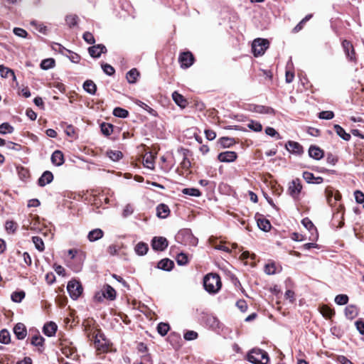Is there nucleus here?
I'll return each instance as SVG.
<instances>
[{"mask_svg": "<svg viewBox=\"0 0 364 364\" xmlns=\"http://www.w3.org/2000/svg\"><path fill=\"white\" fill-rule=\"evenodd\" d=\"M203 286L208 293L215 294L221 288L220 277L217 274H208L203 279Z\"/></svg>", "mask_w": 364, "mask_h": 364, "instance_id": "1", "label": "nucleus"}, {"mask_svg": "<svg viewBox=\"0 0 364 364\" xmlns=\"http://www.w3.org/2000/svg\"><path fill=\"white\" fill-rule=\"evenodd\" d=\"M247 359L253 364H267L269 356L266 351L259 348H253L247 353Z\"/></svg>", "mask_w": 364, "mask_h": 364, "instance_id": "2", "label": "nucleus"}, {"mask_svg": "<svg viewBox=\"0 0 364 364\" xmlns=\"http://www.w3.org/2000/svg\"><path fill=\"white\" fill-rule=\"evenodd\" d=\"M269 42L267 39L257 38L255 39L252 44V50L254 55L258 57L262 55L265 50L268 48Z\"/></svg>", "mask_w": 364, "mask_h": 364, "instance_id": "3", "label": "nucleus"}, {"mask_svg": "<svg viewBox=\"0 0 364 364\" xmlns=\"http://www.w3.org/2000/svg\"><path fill=\"white\" fill-rule=\"evenodd\" d=\"M67 290L70 296L76 300L82 293V287L81 284L77 280H71L68 283Z\"/></svg>", "mask_w": 364, "mask_h": 364, "instance_id": "4", "label": "nucleus"}, {"mask_svg": "<svg viewBox=\"0 0 364 364\" xmlns=\"http://www.w3.org/2000/svg\"><path fill=\"white\" fill-rule=\"evenodd\" d=\"M116 291L113 287L109 284H105L102 287L101 293H97L95 295V298L100 301L102 300V298L113 301L116 299Z\"/></svg>", "mask_w": 364, "mask_h": 364, "instance_id": "5", "label": "nucleus"}, {"mask_svg": "<svg viewBox=\"0 0 364 364\" xmlns=\"http://www.w3.org/2000/svg\"><path fill=\"white\" fill-rule=\"evenodd\" d=\"M301 189L302 186L299 178L294 179L289 183L288 193L294 199L299 198Z\"/></svg>", "mask_w": 364, "mask_h": 364, "instance_id": "6", "label": "nucleus"}, {"mask_svg": "<svg viewBox=\"0 0 364 364\" xmlns=\"http://www.w3.org/2000/svg\"><path fill=\"white\" fill-rule=\"evenodd\" d=\"M178 60L182 68H188L193 65L194 58L191 52L187 51L183 52L180 55Z\"/></svg>", "mask_w": 364, "mask_h": 364, "instance_id": "7", "label": "nucleus"}, {"mask_svg": "<svg viewBox=\"0 0 364 364\" xmlns=\"http://www.w3.org/2000/svg\"><path fill=\"white\" fill-rule=\"evenodd\" d=\"M168 245V242L164 237H154L151 241V247L157 251H164Z\"/></svg>", "mask_w": 364, "mask_h": 364, "instance_id": "8", "label": "nucleus"}, {"mask_svg": "<svg viewBox=\"0 0 364 364\" xmlns=\"http://www.w3.org/2000/svg\"><path fill=\"white\" fill-rule=\"evenodd\" d=\"M342 46L346 53V55L348 58V60L350 61L355 62V53L351 43L347 40H344L342 43Z\"/></svg>", "mask_w": 364, "mask_h": 364, "instance_id": "9", "label": "nucleus"}, {"mask_svg": "<svg viewBox=\"0 0 364 364\" xmlns=\"http://www.w3.org/2000/svg\"><path fill=\"white\" fill-rule=\"evenodd\" d=\"M237 154L235 151H227L221 152L218 155V159L220 162L230 163L233 162L237 159Z\"/></svg>", "mask_w": 364, "mask_h": 364, "instance_id": "10", "label": "nucleus"}, {"mask_svg": "<svg viewBox=\"0 0 364 364\" xmlns=\"http://www.w3.org/2000/svg\"><path fill=\"white\" fill-rule=\"evenodd\" d=\"M285 146L287 151L290 153L297 155H301L304 153V149L302 146L296 141H289L286 144Z\"/></svg>", "mask_w": 364, "mask_h": 364, "instance_id": "11", "label": "nucleus"}, {"mask_svg": "<svg viewBox=\"0 0 364 364\" xmlns=\"http://www.w3.org/2000/svg\"><path fill=\"white\" fill-rule=\"evenodd\" d=\"M89 54L91 57L97 58H100L102 53L107 52V48L103 44H97L91 46L88 48Z\"/></svg>", "mask_w": 364, "mask_h": 364, "instance_id": "12", "label": "nucleus"}, {"mask_svg": "<svg viewBox=\"0 0 364 364\" xmlns=\"http://www.w3.org/2000/svg\"><path fill=\"white\" fill-rule=\"evenodd\" d=\"M14 333L18 340H23L27 335V330L25 325L22 323H16L14 327Z\"/></svg>", "mask_w": 364, "mask_h": 364, "instance_id": "13", "label": "nucleus"}, {"mask_svg": "<svg viewBox=\"0 0 364 364\" xmlns=\"http://www.w3.org/2000/svg\"><path fill=\"white\" fill-rule=\"evenodd\" d=\"M53 180V175L49 171H46L43 173L38 180V185L41 187H44L47 184L50 183Z\"/></svg>", "mask_w": 364, "mask_h": 364, "instance_id": "14", "label": "nucleus"}, {"mask_svg": "<svg viewBox=\"0 0 364 364\" xmlns=\"http://www.w3.org/2000/svg\"><path fill=\"white\" fill-rule=\"evenodd\" d=\"M62 353L67 358L75 360L77 357L76 348L73 346L62 344Z\"/></svg>", "mask_w": 364, "mask_h": 364, "instance_id": "15", "label": "nucleus"}, {"mask_svg": "<svg viewBox=\"0 0 364 364\" xmlns=\"http://www.w3.org/2000/svg\"><path fill=\"white\" fill-rule=\"evenodd\" d=\"M252 107V108L251 110L255 112L266 114H274V109L270 107L258 105H254Z\"/></svg>", "mask_w": 364, "mask_h": 364, "instance_id": "16", "label": "nucleus"}, {"mask_svg": "<svg viewBox=\"0 0 364 364\" xmlns=\"http://www.w3.org/2000/svg\"><path fill=\"white\" fill-rule=\"evenodd\" d=\"M309 155L311 158L319 160L323 156V151L319 147L311 145L309 149Z\"/></svg>", "mask_w": 364, "mask_h": 364, "instance_id": "17", "label": "nucleus"}, {"mask_svg": "<svg viewBox=\"0 0 364 364\" xmlns=\"http://www.w3.org/2000/svg\"><path fill=\"white\" fill-rule=\"evenodd\" d=\"M170 214L169 207L164 204L161 203L156 207V215L160 218H166Z\"/></svg>", "mask_w": 364, "mask_h": 364, "instance_id": "18", "label": "nucleus"}, {"mask_svg": "<svg viewBox=\"0 0 364 364\" xmlns=\"http://www.w3.org/2000/svg\"><path fill=\"white\" fill-rule=\"evenodd\" d=\"M58 326L54 322H48L43 326V331L48 337L54 336L56 333Z\"/></svg>", "mask_w": 364, "mask_h": 364, "instance_id": "19", "label": "nucleus"}, {"mask_svg": "<svg viewBox=\"0 0 364 364\" xmlns=\"http://www.w3.org/2000/svg\"><path fill=\"white\" fill-rule=\"evenodd\" d=\"M104 236V232L100 228H95L89 232L87 239L90 242H95Z\"/></svg>", "mask_w": 364, "mask_h": 364, "instance_id": "20", "label": "nucleus"}, {"mask_svg": "<svg viewBox=\"0 0 364 364\" xmlns=\"http://www.w3.org/2000/svg\"><path fill=\"white\" fill-rule=\"evenodd\" d=\"M173 267V262L168 258L160 260L157 264L159 269L168 272L171 271Z\"/></svg>", "mask_w": 364, "mask_h": 364, "instance_id": "21", "label": "nucleus"}, {"mask_svg": "<svg viewBox=\"0 0 364 364\" xmlns=\"http://www.w3.org/2000/svg\"><path fill=\"white\" fill-rule=\"evenodd\" d=\"M51 161L57 166H61L64 163V156L62 151H55L51 156Z\"/></svg>", "mask_w": 364, "mask_h": 364, "instance_id": "22", "label": "nucleus"}, {"mask_svg": "<svg viewBox=\"0 0 364 364\" xmlns=\"http://www.w3.org/2000/svg\"><path fill=\"white\" fill-rule=\"evenodd\" d=\"M0 75L4 78L11 77L14 81L16 80L14 70L4 66V65H0Z\"/></svg>", "mask_w": 364, "mask_h": 364, "instance_id": "23", "label": "nucleus"}, {"mask_svg": "<svg viewBox=\"0 0 364 364\" xmlns=\"http://www.w3.org/2000/svg\"><path fill=\"white\" fill-rule=\"evenodd\" d=\"M172 97L173 101L178 105L179 107L184 108L187 105V101L184 98V97L179 94L178 92L175 91L172 94Z\"/></svg>", "mask_w": 364, "mask_h": 364, "instance_id": "24", "label": "nucleus"}, {"mask_svg": "<svg viewBox=\"0 0 364 364\" xmlns=\"http://www.w3.org/2000/svg\"><path fill=\"white\" fill-rule=\"evenodd\" d=\"M358 314V309L354 305H348L345 309V315L348 319H353Z\"/></svg>", "mask_w": 364, "mask_h": 364, "instance_id": "25", "label": "nucleus"}, {"mask_svg": "<svg viewBox=\"0 0 364 364\" xmlns=\"http://www.w3.org/2000/svg\"><path fill=\"white\" fill-rule=\"evenodd\" d=\"M83 89L90 95H95L97 91V86L95 83L91 80H87L83 83Z\"/></svg>", "mask_w": 364, "mask_h": 364, "instance_id": "26", "label": "nucleus"}, {"mask_svg": "<svg viewBox=\"0 0 364 364\" xmlns=\"http://www.w3.org/2000/svg\"><path fill=\"white\" fill-rule=\"evenodd\" d=\"M57 45L59 46V49L61 53H63V52L65 51L70 54V55H68V58L73 63H78L80 62V56L78 54L66 49L65 48L62 46L60 44H57Z\"/></svg>", "mask_w": 364, "mask_h": 364, "instance_id": "27", "label": "nucleus"}, {"mask_svg": "<svg viewBox=\"0 0 364 364\" xmlns=\"http://www.w3.org/2000/svg\"><path fill=\"white\" fill-rule=\"evenodd\" d=\"M333 129L336 133L343 140L346 141H350L351 138L350 134L346 132V131L340 125L335 124Z\"/></svg>", "mask_w": 364, "mask_h": 364, "instance_id": "28", "label": "nucleus"}, {"mask_svg": "<svg viewBox=\"0 0 364 364\" xmlns=\"http://www.w3.org/2000/svg\"><path fill=\"white\" fill-rule=\"evenodd\" d=\"M149 250L148 245L143 242H139L137 243L134 247V251L136 255L139 256H143L146 254Z\"/></svg>", "mask_w": 364, "mask_h": 364, "instance_id": "29", "label": "nucleus"}, {"mask_svg": "<svg viewBox=\"0 0 364 364\" xmlns=\"http://www.w3.org/2000/svg\"><path fill=\"white\" fill-rule=\"evenodd\" d=\"M139 73L136 68L131 69L126 75L127 80L129 83L133 84L136 82Z\"/></svg>", "mask_w": 364, "mask_h": 364, "instance_id": "30", "label": "nucleus"}, {"mask_svg": "<svg viewBox=\"0 0 364 364\" xmlns=\"http://www.w3.org/2000/svg\"><path fill=\"white\" fill-rule=\"evenodd\" d=\"M218 143L220 145V146L223 148H229L235 143V141L233 138L221 137L218 140Z\"/></svg>", "mask_w": 364, "mask_h": 364, "instance_id": "31", "label": "nucleus"}, {"mask_svg": "<svg viewBox=\"0 0 364 364\" xmlns=\"http://www.w3.org/2000/svg\"><path fill=\"white\" fill-rule=\"evenodd\" d=\"M257 225L259 228L264 232H267L271 228V224L269 221L264 218L257 219Z\"/></svg>", "mask_w": 364, "mask_h": 364, "instance_id": "32", "label": "nucleus"}, {"mask_svg": "<svg viewBox=\"0 0 364 364\" xmlns=\"http://www.w3.org/2000/svg\"><path fill=\"white\" fill-rule=\"evenodd\" d=\"M114 126L109 123L103 122L100 125L102 133L105 136H109L113 132Z\"/></svg>", "mask_w": 364, "mask_h": 364, "instance_id": "33", "label": "nucleus"}, {"mask_svg": "<svg viewBox=\"0 0 364 364\" xmlns=\"http://www.w3.org/2000/svg\"><path fill=\"white\" fill-rule=\"evenodd\" d=\"M170 329V326L168 323L161 322L157 325V332L161 336H165Z\"/></svg>", "mask_w": 364, "mask_h": 364, "instance_id": "34", "label": "nucleus"}, {"mask_svg": "<svg viewBox=\"0 0 364 364\" xmlns=\"http://www.w3.org/2000/svg\"><path fill=\"white\" fill-rule=\"evenodd\" d=\"M182 193L190 196L199 197L201 196V192L195 188H186L182 190Z\"/></svg>", "mask_w": 364, "mask_h": 364, "instance_id": "35", "label": "nucleus"}, {"mask_svg": "<svg viewBox=\"0 0 364 364\" xmlns=\"http://www.w3.org/2000/svg\"><path fill=\"white\" fill-rule=\"evenodd\" d=\"M32 241L35 245V247L40 252H43L45 249L44 242L41 237L38 236H33Z\"/></svg>", "mask_w": 364, "mask_h": 364, "instance_id": "36", "label": "nucleus"}, {"mask_svg": "<svg viewBox=\"0 0 364 364\" xmlns=\"http://www.w3.org/2000/svg\"><path fill=\"white\" fill-rule=\"evenodd\" d=\"M302 225L310 232H317L316 228L314 226V223L311 222V220L308 218H305L301 220Z\"/></svg>", "mask_w": 364, "mask_h": 364, "instance_id": "37", "label": "nucleus"}, {"mask_svg": "<svg viewBox=\"0 0 364 364\" xmlns=\"http://www.w3.org/2000/svg\"><path fill=\"white\" fill-rule=\"evenodd\" d=\"M321 313L325 318H331L335 314L334 311L326 305L321 307Z\"/></svg>", "mask_w": 364, "mask_h": 364, "instance_id": "38", "label": "nucleus"}, {"mask_svg": "<svg viewBox=\"0 0 364 364\" xmlns=\"http://www.w3.org/2000/svg\"><path fill=\"white\" fill-rule=\"evenodd\" d=\"M25 292L23 291H14L11 294V300L14 302L19 303L25 297Z\"/></svg>", "mask_w": 364, "mask_h": 364, "instance_id": "39", "label": "nucleus"}, {"mask_svg": "<svg viewBox=\"0 0 364 364\" xmlns=\"http://www.w3.org/2000/svg\"><path fill=\"white\" fill-rule=\"evenodd\" d=\"M11 341L10 333L6 329L0 331V343L8 344Z\"/></svg>", "mask_w": 364, "mask_h": 364, "instance_id": "40", "label": "nucleus"}, {"mask_svg": "<svg viewBox=\"0 0 364 364\" xmlns=\"http://www.w3.org/2000/svg\"><path fill=\"white\" fill-rule=\"evenodd\" d=\"M113 114L120 118H126L129 115V112L122 107H116L113 110Z\"/></svg>", "mask_w": 364, "mask_h": 364, "instance_id": "41", "label": "nucleus"}, {"mask_svg": "<svg viewBox=\"0 0 364 364\" xmlns=\"http://www.w3.org/2000/svg\"><path fill=\"white\" fill-rule=\"evenodd\" d=\"M14 127L10 125L8 122H4L0 124V134H6L7 133H12L14 132Z\"/></svg>", "mask_w": 364, "mask_h": 364, "instance_id": "42", "label": "nucleus"}, {"mask_svg": "<svg viewBox=\"0 0 364 364\" xmlns=\"http://www.w3.org/2000/svg\"><path fill=\"white\" fill-rule=\"evenodd\" d=\"M78 17L77 15L70 14L65 17L66 23L69 27L75 26L77 24Z\"/></svg>", "mask_w": 364, "mask_h": 364, "instance_id": "43", "label": "nucleus"}, {"mask_svg": "<svg viewBox=\"0 0 364 364\" xmlns=\"http://www.w3.org/2000/svg\"><path fill=\"white\" fill-rule=\"evenodd\" d=\"M17 173L21 180H26L29 177V171L23 166L16 167Z\"/></svg>", "mask_w": 364, "mask_h": 364, "instance_id": "44", "label": "nucleus"}, {"mask_svg": "<svg viewBox=\"0 0 364 364\" xmlns=\"http://www.w3.org/2000/svg\"><path fill=\"white\" fill-rule=\"evenodd\" d=\"M107 156L114 161H117L122 158L123 154L120 151H108Z\"/></svg>", "mask_w": 364, "mask_h": 364, "instance_id": "45", "label": "nucleus"}, {"mask_svg": "<svg viewBox=\"0 0 364 364\" xmlns=\"http://www.w3.org/2000/svg\"><path fill=\"white\" fill-rule=\"evenodd\" d=\"M247 127L256 132H261L262 129V124L259 122L253 120L250 121V122L247 124Z\"/></svg>", "mask_w": 364, "mask_h": 364, "instance_id": "46", "label": "nucleus"}, {"mask_svg": "<svg viewBox=\"0 0 364 364\" xmlns=\"http://www.w3.org/2000/svg\"><path fill=\"white\" fill-rule=\"evenodd\" d=\"M55 66V60L52 58H48L42 60L41 68L43 70H48Z\"/></svg>", "mask_w": 364, "mask_h": 364, "instance_id": "47", "label": "nucleus"}, {"mask_svg": "<svg viewBox=\"0 0 364 364\" xmlns=\"http://www.w3.org/2000/svg\"><path fill=\"white\" fill-rule=\"evenodd\" d=\"M334 301L338 305H345L348 302V296L346 294H338Z\"/></svg>", "mask_w": 364, "mask_h": 364, "instance_id": "48", "label": "nucleus"}, {"mask_svg": "<svg viewBox=\"0 0 364 364\" xmlns=\"http://www.w3.org/2000/svg\"><path fill=\"white\" fill-rule=\"evenodd\" d=\"M325 194L328 203L330 205H333V198L334 196V191L332 188L328 187L325 190Z\"/></svg>", "mask_w": 364, "mask_h": 364, "instance_id": "49", "label": "nucleus"}, {"mask_svg": "<svg viewBox=\"0 0 364 364\" xmlns=\"http://www.w3.org/2000/svg\"><path fill=\"white\" fill-rule=\"evenodd\" d=\"M45 339L40 335H35L31 338V344L35 346H42Z\"/></svg>", "mask_w": 364, "mask_h": 364, "instance_id": "50", "label": "nucleus"}, {"mask_svg": "<svg viewBox=\"0 0 364 364\" xmlns=\"http://www.w3.org/2000/svg\"><path fill=\"white\" fill-rule=\"evenodd\" d=\"M176 262L178 265H185L188 262V256L184 253H179L177 255Z\"/></svg>", "mask_w": 364, "mask_h": 364, "instance_id": "51", "label": "nucleus"}, {"mask_svg": "<svg viewBox=\"0 0 364 364\" xmlns=\"http://www.w3.org/2000/svg\"><path fill=\"white\" fill-rule=\"evenodd\" d=\"M265 133L270 136L275 137L277 139H282L280 134L273 127H267L265 129Z\"/></svg>", "mask_w": 364, "mask_h": 364, "instance_id": "52", "label": "nucleus"}, {"mask_svg": "<svg viewBox=\"0 0 364 364\" xmlns=\"http://www.w3.org/2000/svg\"><path fill=\"white\" fill-rule=\"evenodd\" d=\"M197 337L198 333L194 331H188L183 335V338L186 341H193L196 339Z\"/></svg>", "mask_w": 364, "mask_h": 364, "instance_id": "53", "label": "nucleus"}, {"mask_svg": "<svg viewBox=\"0 0 364 364\" xmlns=\"http://www.w3.org/2000/svg\"><path fill=\"white\" fill-rule=\"evenodd\" d=\"M102 68L103 71L105 72V73H106L107 75L112 76L114 74V72H115L114 68L112 65H110L107 63L102 64Z\"/></svg>", "mask_w": 364, "mask_h": 364, "instance_id": "54", "label": "nucleus"}, {"mask_svg": "<svg viewBox=\"0 0 364 364\" xmlns=\"http://www.w3.org/2000/svg\"><path fill=\"white\" fill-rule=\"evenodd\" d=\"M4 146H6V149L9 150H14L17 151L21 150L22 149V146L20 144L12 141H8Z\"/></svg>", "mask_w": 364, "mask_h": 364, "instance_id": "55", "label": "nucleus"}, {"mask_svg": "<svg viewBox=\"0 0 364 364\" xmlns=\"http://www.w3.org/2000/svg\"><path fill=\"white\" fill-rule=\"evenodd\" d=\"M319 118L323 119H331L334 117L332 111H322L319 113Z\"/></svg>", "mask_w": 364, "mask_h": 364, "instance_id": "56", "label": "nucleus"}, {"mask_svg": "<svg viewBox=\"0 0 364 364\" xmlns=\"http://www.w3.org/2000/svg\"><path fill=\"white\" fill-rule=\"evenodd\" d=\"M355 200L358 203H364V193L360 191H355L354 192Z\"/></svg>", "mask_w": 364, "mask_h": 364, "instance_id": "57", "label": "nucleus"}, {"mask_svg": "<svg viewBox=\"0 0 364 364\" xmlns=\"http://www.w3.org/2000/svg\"><path fill=\"white\" fill-rule=\"evenodd\" d=\"M83 39L89 44H93L95 42L93 35L90 32H85L83 34Z\"/></svg>", "mask_w": 364, "mask_h": 364, "instance_id": "58", "label": "nucleus"}, {"mask_svg": "<svg viewBox=\"0 0 364 364\" xmlns=\"http://www.w3.org/2000/svg\"><path fill=\"white\" fill-rule=\"evenodd\" d=\"M303 178L308 183H313L314 179L315 178L314 175L309 171H304L303 173Z\"/></svg>", "mask_w": 364, "mask_h": 364, "instance_id": "59", "label": "nucleus"}, {"mask_svg": "<svg viewBox=\"0 0 364 364\" xmlns=\"http://www.w3.org/2000/svg\"><path fill=\"white\" fill-rule=\"evenodd\" d=\"M144 165L150 169H154V165L151 156H149L144 159Z\"/></svg>", "mask_w": 364, "mask_h": 364, "instance_id": "60", "label": "nucleus"}, {"mask_svg": "<svg viewBox=\"0 0 364 364\" xmlns=\"http://www.w3.org/2000/svg\"><path fill=\"white\" fill-rule=\"evenodd\" d=\"M134 212V208L132 207V205L130 204H127L125 205L124 210H123V213H122V215L123 217L126 218L130 215H132Z\"/></svg>", "mask_w": 364, "mask_h": 364, "instance_id": "61", "label": "nucleus"}, {"mask_svg": "<svg viewBox=\"0 0 364 364\" xmlns=\"http://www.w3.org/2000/svg\"><path fill=\"white\" fill-rule=\"evenodd\" d=\"M276 271V267L274 264H267L264 267V272L267 274H274Z\"/></svg>", "mask_w": 364, "mask_h": 364, "instance_id": "62", "label": "nucleus"}, {"mask_svg": "<svg viewBox=\"0 0 364 364\" xmlns=\"http://www.w3.org/2000/svg\"><path fill=\"white\" fill-rule=\"evenodd\" d=\"M6 229L12 232H14L17 228V224L14 221H6Z\"/></svg>", "mask_w": 364, "mask_h": 364, "instance_id": "63", "label": "nucleus"}, {"mask_svg": "<svg viewBox=\"0 0 364 364\" xmlns=\"http://www.w3.org/2000/svg\"><path fill=\"white\" fill-rule=\"evenodd\" d=\"M355 325L358 332L360 334L364 335V322L359 320L355 321Z\"/></svg>", "mask_w": 364, "mask_h": 364, "instance_id": "64", "label": "nucleus"}]
</instances>
